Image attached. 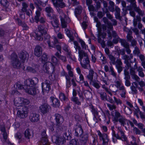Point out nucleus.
<instances>
[{
	"mask_svg": "<svg viewBox=\"0 0 145 145\" xmlns=\"http://www.w3.org/2000/svg\"><path fill=\"white\" fill-rule=\"evenodd\" d=\"M38 30L36 33V37L38 40L41 41L44 40V41L47 42L50 47H53L50 44L49 40L50 36L47 33L48 28L44 27L42 25H40L38 26Z\"/></svg>",
	"mask_w": 145,
	"mask_h": 145,
	"instance_id": "f257e3e1",
	"label": "nucleus"
},
{
	"mask_svg": "<svg viewBox=\"0 0 145 145\" xmlns=\"http://www.w3.org/2000/svg\"><path fill=\"white\" fill-rule=\"evenodd\" d=\"M12 66L14 68L19 69L21 66L20 61L18 58L17 54L13 53L9 57Z\"/></svg>",
	"mask_w": 145,
	"mask_h": 145,
	"instance_id": "f03ea898",
	"label": "nucleus"
},
{
	"mask_svg": "<svg viewBox=\"0 0 145 145\" xmlns=\"http://www.w3.org/2000/svg\"><path fill=\"white\" fill-rule=\"evenodd\" d=\"M54 117L56 123V127L57 130L59 131L65 129H66V126L61 125L64 121L63 116L57 113L55 114Z\"/></svg>",
	"mask_w": 145,
	"mask_h": 145,
	"instance_id": "7ed1b4c3",
	"label": "nucleus"
},
{
	"mask_svg": "<svg viewBox=\"0 0 145 145\" xmlns=\"http://www.w3.org/2000/svg\"><path fill=\"white\" fill-rule=\"evenodd\" d=\"M126 120L125 117L121 115L118 111L116 110H115L113 120L115 122L119 121L121 125L124 126L126 124Z\"/></svg>",
	"mask_w": 145,
	"mask_h": 145,
	"instance_id": "20e7f679",
	"label": "nucleus"
},
{
	"mask_svg": "<svg viewBox=\"0 0 145 145\" xmlns=\"http://www.w3.org/2000/svg\"><path fill=\"white\" fill-rule=\"evenodd\" d=\"M38 79L36 77L26 80L24 82V89L34 87L38 83Z\"/></svg>",
	"mask_w": 145,
	"mask_h": 145,
	"instance_id": "39448f33",
	"label": "nucleus"
},
{
	"mask_svg": "<svg viewBox=\"0 0 145 145\" xmlns=\"http://www.w3.org/2000/svg\"><path fill=\"white\" fill-rule=\"evenodd\" d=\"M55 67L52 63L50 62H47L45 63L43 67L44 71L48 74L52 73L54 71Z\"/></svg>",
	"mask_w": 145,
	"mask_h": 145,
	"instance_id": "423d86ee",
	"label": "nucleus"
},
{
	"mask_svg": "<svg viewBox=\"0 0 145 145\" xmlns=\"http://www.w3.org/2000/svg\"><path fill=\"white\" fill-rule=\"evenodd\" d=\"M28 113L27 107L25 106H22V108L17 111V116L20 118L24 119L27 116Z\"/></svg>",
	"mask_w": 145,
	"mask_h": 145,
	"instance_id": "0eeeda50",
	"label": "nucleus"
},
{
	"mask_svg": "<svg viewBox=\"0 0 145 145\" xmlns=\"http://www.w3.org/2000/svg\"><path fill=\"white\" fill-rule=\"evenodd\" d=\"M97 132L98 135L99 137L100 140H102L103 141V144L107 145L109 141L108 135L105 133L102 134L99 131H98Z\"/></svg>",
	"mask_w": 145,
	"mask_h": 145,
	"instance_id": "6e6552de",
	"label": "nucleus"
},
{
	"mask_svg": "<svg viewBox=\"0 0 145 145\" xmlns=\"http://www.w3.org/2000/svg\"><path fill=\"white\" fill-rule=\"evenodd\" d=\"M52 140L53 142L57 144H62L65 140L63 137L54 135L52 137Z\"/></svg>",
	"mask_w": 145,
	"mask_h": 145,
	"instance_id": "1a4fd4ad",
	"label": "nucleus"
},
{
	"mask_svg": "<svg viewBox=\"0 0 145 145\" xmlns=\"http://www.w3.org/2000/svg\"><path fill=\"white\" fill-rule=\"evenodd\" d=\"M50 110V106L48 105L46 103L42 104L39 107L40 111L43 114L48 112Z\"/></svg>",
	"mask_w": 145,
	"mask_h": 145,
	"instance_id": "9d476101",
	"label": "nucleus"
},
{
	"mask_svg": "<svg viewBox=\"0 0 145 145\" xmlns=\"http://www.w3.org/2000/svg\"><path fill=\"white\" fill-rule=\"evenodd\" d=\"M42 87L43 92L48 93L51 89L49 81L45 80L44 82L42 83Z\"/></svg>",
	"mask_w": 145,
	"mask_h": 145,
	"instance_id": "9b49d317",
	"label": "nucleus"
},
{
	"mask_svg": "<svg viewBox=\"0 0 145 145\" xmlns=\"http://www.w3.org/2000/svg\"><path fill=\"white\" fill-rule=\"evenodd\" d=\"M83 133L82 126L80 125H77L75 129L74 136L76 137H81Z\"/></svg>",
	"mask_w": 145,
	"mask_h": 145,
	"instance_id": "f8f14e48",
	"label": "nucleus"
},
{
	"mask_svg": "<svg viewBox=\"0 0 145 145\" xmlns=\"http://www.w3.org/2000/svg\"><path fill=\"white\" fill-rule=\"evenodd\" d=\"M19 56L23 63L27 61L29 59V55L27 52L25 51L21 52L19 54Z\"/></svg>",
	"mask_w": 145,
	"mask_h": 145,
	"instance_id": "ddd939ff",
	"label": "nucleus"
},
{
	"mask_svg": "<svg viewBox=\"0 0 145 145\" xmlns=\"http://www.w3.org/2000/svg\"><path fill=\"white\" fill-rule=\"evenodd\" d=\"M80 63L82 67L84 69H87L88 65L90 67V60L88 56L84 57L82 61H80Z\"/></svg>",
	"mask_w": 145,
	"mask_h": 145,
	"instance_id": "4468645a",
	"label": "nucleus"
},
{
	"mask_svg": "<svg viewBox=\"0 0 145 145\" xmlns=\"http://www.w3.org/2000/svg\"><path fill=\"white\" fill-rule=\"evenodd\" d=\"M53 20L51 22L52 25L54 27L55 31L56 32L58 31L59 30V22L58 19L56 16L53 17Z\"/></svg>",
	"mask_w": 145,
	"mask_h": 145,
	"instance_id": "2eb2a0df",
	"label": "nucleus"
},
{
	"mask_svg": "<svg viewBox=\"0 0 145 145\" xmlns=\"http://www.w3.org/2000/svg\"><path fill=\"white\" fill-rule=\"evenodd\" d=\"M29 119L32 122H37L39 120V115L35 112L31 113L29 116Z\"/></svg>",
	"mask_w": 145,
	"mask_h": 145,
	"instance_id": "dca6fc26",
	"label": "nucleus"
},
{
	"mask_svg": "<svg viewBox=\"0 0 145 145\" xmlns=\"http://www.w3.org/2000/svg\"><path fill=\"white\" fill-rule=\"evenodd\" d=\"M61 131H64L63 133V137L65 140V139L69 140L71 139V130L67 129L66 127V129H65L62 130Z\"/></svg>",
	"mask_w": 145,
	"mask_h": 145,
	"instance_id": "f3484780",
	"label": "nucleus"
},
{
	"mask_svg": "<svg viewBox=\"0 0 145 145\" xmlns=\"http://www.w3.org/2000/svg\"><path fill=\"white\" fill-rule=\"evenodd\" d=\"M42 48L39 45H37L34 50V55L37 57H39L42 55Z\"/></svg>",
	"mask_w": 145,
	"mask_h": 145,
	"instance_id": "a211bd4d",
	"label": "nucleus"
},
{
	"mask_svg": "<svg viewBox=\"0 0 145 145\" xmlns=\"http://www.w3.org/2000/svg\"><path fill=\"white\" fill-rule=\"evenodd\" d=\"M135 70L134 69V68H131L130 69V73L133 79L135 80L137 82H138L140 81V78L136 74Z\"/></svg>",
	"mask_w": 145,
	"mask_h": 145,
	"instance_id": "6ab92c4d",
	"label": "nucleus"
},
{
	"mask_svg": "<svg viewBox=\"0 0 145 145\" xmlns=\"http://www.w3.org/2000/svg\"><path fill=\"white\" fill-rule=\"evenodd\" d=\"M64 15H61V21L62 27L65 28L67 27V24L71 22L70 19L69 18H67L66 21H65L63 19L64 18Z\"/></svg>",
	"mask_w": 145,
	"mask_h": 145,
	"instance_id": "aec40b11",
	"label": "nucleus"
},
{
	"mask_svg": "<svg viewBox=\"0 0 145 145\" xmlns=\"http://www.w3.org/2000/svg\"><path fill=\"white\" fill-rule=\"evenodd\" d=\"M99 73L101 75V80L106 85H108L109 84L108 83V82L107 80L106 76L105 73L102 71H100Z\"/></svg>",
	"mask_w": 145,
	"mask_h": 145,
	"instance_id": "412c9836",
	"label": "nucleus"
},
{
	"mask_svg": "<svg viewBox=\"0 0 145 145\" xmlns=\"http://www.w3.org/2000/svg\"><path fill=\"white\" fill-rule=\"evenodd\" d=\"M133 58L132 56V55H130L129 57L124 59V63L126 64L125 67L127 70H128L129 68H132L131 64L132 62L131 61L129 62V61H130Z\"/></svg>",
	"mask_w": 145,
	"mask_h": 145,
	"instance_id": "4be33fe9",
	"label": "nucleus"
},
{
	"mask_svg": "<svg viewBox=\"0 0 145 145\" xmlns=\"http://www.w3.org/2000/svg\"><path fill=\"white\" fill-rule=\"evenodd\" d=\"M25 92L29 94L34 95L36 94V90L34 87L24 89Z\"/></svg>",
	"mask_w": 145,
	"mask_h": 145,
	"instance_id": "5701e85b",
	"label": "nucleus"
},
{
	"mask_svg": "<svg viewBox=\"0 0 145 145\" xmlns=\"http://www.w3.org/2000/svg\"><path fill=\"white\" fill-rule=\"evenodd\" d=\"M24 137L28 142L30 141V139L33 137L31 131L29 129H26L24 133Z\"/></svg>",
	"mask_w": 145,
	"mask_h": 145,
	"instance_id": "b1692460",
	"label": "nucleus"
},
{
	"mask_svg": "<svg viewBox=\"0 0 145 145\" xmlns=\"http://www.w3.org/2000/svg\"><path fill=\"white\" fill-rule=\"evenodd\" d=\"M42 9L40 7H38V9H37L35 12V15L34 17V20L35 22L38 23V19L40 18L41 16V12L42 11Z\"/></svg>",
	"mask_w": 145,
	"mask_h": 145,
	"instance_id": "393cba45",
	"label": "nucleus"
},
{
	"mask_svg": "<svg viewBox=\"0 0 145 145\" xmlns=\"http://www.w3.org/2000/svg\"><path fill=\"white\" fill-rule=\"evenodd\" d=\"M39 67L38 65H35L33 66L32 67L30 66L27 67V69L28 71L34 73L39 70Z\"/></svg>",
	"mask_w": 145,
	"mask_h": 145,
	"instance_id": "a878e982",
	"label": "nucleus"
},
{
	"mask_svg": "<svg viewBox=\"0 0 145 145\" xmlns=\"http://www.w3.org/2000/svg\"><path fill=\"white\" fill-rule=\"evenodd\" d=\"M50 98L52 102V106L55 107H58L60 105V102L58 99L56 98L51 97Z\"/></svg>",
	"mask_w": 145,
	"mask_h": 145,
	"instance_id": "bb28decb",
	"label": "nucleus"
},
{
	"mask_svg": "<svg viewBox=\"0 0 145 145\" xmlns=\"http://www.w3.org/2000/svg\"><path fill=\"white\" fill-rule=\"evenodd\" d=\"M138 83L135 82H133L132 84V85L131 86V89L133 94H136L137 93L138 91L137 88H138Z\"/></svg>",
	"mask_w": 145,
	"mask_h": 145,
	"instance_id": "cd10ccee",
	"label": "nucleus"
},
{
	"mask_svg": "<svg viewBox=\"0 0 145 145\" xmlns=\"http://www.w3.org/2000/svg\"><path fill=\"white\" fill-rule=\"evenodd\" d=\"M94 74L95 75L97 76V73L95 72L93 69H90L89 71V74L87 76V78L90 80V82L93 81V77Z\"/></svg>",
	"mask_w": 145,
	"mask_h": 145,
	"instance_id": "c85d7f7f",
	"label": "nucleus"
},
{
	"mask_svg": "<svg viewBox=\"0 0 145 145\" xmlns=\"http://www.w3.org/2000/svg\"><path fill=\"white\" fill-rule=\"evenodd\" d=\"M14 103L15 105L18 107L21 106L22 107V98H16L14 99Z\"/></svg>",
	"mask_w": 145,
	"mask_h": 145,
	"instance_id": "c756f323",
	"label": "nucleus"
},
{
	"mask_svg": "<svg viewBox=\"0 0 145 145\" xmlns=\"http://www.w3.org/2000/svg\"><path fill=\"white\" fill-rule=\"evenodd\" d=\"M88 140V135L86 134L82 136L80 139L81 142L83 144H86Z\"/></svg>",
	"mask_w": 145,
	"mask_h": 145,
	"instance_id": "7c9ffc66",
	"label": "nucleus"
},
{
	"mask_svg": "<svg viewBox=\"0 0 145 145\" xmlns=\"http://www.w3.org/2000/svg\"><path fill=\"white\" fill-rule=\"evenodd\" d=\"M78 56L79 58V61H81L83 57H86L88 56L87 54L83 50H81V51L78 52Z\"/></svg>",
	"mask_w": 145,
	"mask_h": 145,
	"instance_id": "2f4dec72",
	"label": "nucleus"
},
{
	"mask_svg": "<svg viewBox=\"0 0 145 145\" xmlns=\"http://www.w3.org/2000/svg\"><path fill=\"white\" fill-rule=\"evenodd\" d=\"M135 11L137 12L139 16H143L145 15L144 11L142 10L139 7H137L136 6L134 8Z\"/></svg>",
	"mask_w": 145,
	"mask_h": 145,
	"instance_id": "473e14b6",
	"label": "nucleus"
},
{
	"mask_svg": "<svg viewBox=\"0 0 145 145\" xmlns=\"http://www.w3.org/2000/svg\"><path fill=\"white\" fill-rule=\"evenodd\" d=\"M55 55L56 57L59 59L63 62L65 63L66 62L67 60L66 57L60 55V54H59L58 52H56L55 54Z\"/></svg>",
	"mask_w": 145,
	"mask_h": 145,
	"instance_id": "72a5a7b5",
	"label": "nucleus"
},
{
	"mask_svg": "<svg viewBox=\"0 0 145 145\" xmlns=\"http://www.w3.org/2000/svg\"><path fill=\"white\" fill-rule=\"evenodd\" d=\"M66 4L63 1V0H61L58 3H54V6L56 8L60 7L63 8L66 7Z\"/></svg>",
	"mask_w": 145,
	"mask_h": 145,
	"instance_id": "f704fd0d",
	"label": "nucleus"
},
{
	"mask_svg": "<svg viewBox=\"0 0 145 145\" xmlns=\"http://www.w3.org/2000/svg\"><path fill=\"white\" fill-rule=\"evenodd\" d=\"M115 86L119 90L123 87L122 81L120 80H116L114 82Z\"/></svg>",
	"mask_w": 145,
	"mask_h": 145,
	"instance_id": "c9c22d12",
	"label": "nucleus"
},
{
	"mask_svg": "<svg viewBox=\"0 0 145 145\" xmlns=\"http://www.w3.org/2000/svg\"><path fill=\"white\" fill-rule=\"evenodd\" d=\"M119 132L120 133L121 140L123 141L127 142V138L125 135L124 133L121 129H119Z\"/></svg>",
	"mask_w": 145,
	"mask_h": 145,
	"instance_id": "e433bc0d",
	"label": "nucleus"
},
{
	"mask_svg": "<svg viewBox=\"0 0 145 145\" xmlns=\"http://www.w3.org/2000/svg\"><path fill=\"white\" fill-rule=\"evenodd\" d=\"M141 21V18L140 16H137L136 17H134L133 21V25L135 27H136L137 24V22H139Z\"/></svg>",
	"mask_w": 145,
	"mask_h": 145,
	"instance_id": "4c0bfd02",
	"label": "nucleus"
},
{
	"mask_svg": "<svg viewBox=\"0 0 145 145\" xmlns=\"http://www.w3.org/2000/svg\"><path fill=\"white\" fill-rule=\"evenodd\" d=\"M119 90L120 91V95L121 97L125 98L126 97V90L124 86L119 89Z\"/></svg>",
	"mask_w": 145,
	"mask_h": 145,
	"instance_id": "58836bf2",
	"label": "nucleus"
},
{
	"mask_svg": "<svg viewBox=\"0 0 145 145\" xmlns=\"http://www.w3.org/2000/svg\"><path fill=\"white\" fill-rule=\"evenodd\" d=\"M119 38V42L121 44L122 46L124 48L129 45V43L124 39H122Z\"/></svg>",
	"mask_w": 145,
	"mask_h": 145,
	"instance_id": "ea45409f",
	"label": "nucleus"
},
{
	"mask_svg": "<svg viewBox=\"0 0 145 145\" xmlns=\"http://www.w3.org/2000/svg\"><path fill=\"white\" fill-rule=\"evenodd\" d=\"M91 111L92 113L93 114L95 118L96 119L97 118H99L98 115V112L97 110L94 108V107L92 106L91 107Z\"/></svg>",
	"mask_w": 145,
	"mask_h": 145,
	"instance_id": "a19ab883",
	"label": "nucleus"
},
{
	"mask_svg": "<svg viewBox=\"0 0 145 145\" xmlns=\"http://www.w3.org/2000/svg\"><path fill=\"white\" fill-rule=\"evenodd\" d=\"M82 9V7L81 6L79 5L75 9L74 11L75 14L76 16L81 13Z\"/></svg>",
	"mask_w": 145,
	"mask_h": 145,
	"instance_id": "79ce46f5",
	"label": "nucleus"
},
{
	"mask_svg": "<svg viewBox=\"0 0 145 145\" xmlns=\"http://www.w3.org/2000/svg\"><path fill=\"white\" fill-rule=\"evenodd\" d=\"M64 75L65 77L66 80L67 86L68 87H69L71 85V78L66 73H64Z\"/></svg>",
	"mask_w": 145,
	"mask_h": 145,
	"instance_id": "37998d69",
	"label": "nucleus"
},
{
	"mask_svg": "<svg viewBox=\"0 0 145 145\" xmlns=\"http://www.w3.org/2000/svg\"><path fill=\"white\" fill-rule=\"evenodd\" d=\"M99 93L100 95V97L102 100L104 101H107V95L106 93L105 92H101Z\"/></svg>",
	"mask_w": 145,
	"mask_h": 145,
	"instance_id": "c03bdc74",
	"label": "nucleus"
},
{
	"mask_svg": "<svg viewBox=\"0 0 145 145\" xmlns=\"http://www.w3.org/2000/svg\"><path fill=\"white\" fill-rule=\"evenodd\" d=\"M109 72L110 73V74L114 78H116L117 74L114 71V68L112 66H111L109 67Z\"/></svg>",
	"mask_w": 145,
	"mask_h": 145,
	"instance_id": "a18cd8bd",
	"label": "nucleus"
},
{
	"mask_svg": "<svg viewBox=\"0 0 145 145\" xmlns=\"http://www.w3.org/2000/svg\"><path fill=\"white\" fill-rule=\"evenodd\" d=\"M124 107V111L127 115H130L132 113V110L129 107H127L125 105H123Z\"/></svg>",
	"mask_w": 145,
	"mask_h": 145,
	"instance_id": "49530a36",
	"label": "nucleus"
},
{
	"mask_svg": "<svg viewBox=\"0 0 145 145\" xmlns=\"http://www.w3.org/2000/svg\"><path fill=\"white\" fill-rule=\"evenodd\" d=\"M39 143L41 145H50L47 138H42Z\"/></svg>",
	"mask_w": 145,
	"mask_h": 145,
	"instance_id": "de8ad7c7",
	"label": "nucleus"
},
{
	"mask_svg": "<svg viewBox=\"0 0 145 145\" xmlns=\"http://www.w3.org/2000/svg\"><path fill=\"white\" fill-rule=\"evenodd\" d=\"M59 98L61 101H67L68 100V97L66 96L65 94L61 92L59 94Z\"/></svg>",
	"mask_w": 145,
	"mask_h": 145,
	"instance_id": "09e8293b",
	"label": "nucleus"
},
{
	"mask_svg": "<svg viewBox=\"0 0 145 145\" xmlns=\"http://www.w3.org/2000/svg\"><path fill=\"white\" fill-rule=\"evenodd\" d=\"M108 57L110 60V65H114V64H115V62L116 60V57L112 54L109 55Z\"/></svg>",
	"mask_w": 145,
	"mask_h": 145,
	"instance_id": "8fccbe9b",
	"label": "nucleus"
},
{
	"mask_svg": "<svg viewBox=\"0 0 145 145\" xmlns=\"http://www.w3.org/2000/svg\"><path fill=\"white\" fill-rule=\"evenodd\" d=\"M120 54L121 55L123 56L122 58L123 60L127 58H129L130 56H129V55L125 54V51L124 49L120 51Z\"/></svg>",
	"mask_w": 145,
	"mask_h": 145,
	"instance_id": "3c124183",
	"label": "nucleus"
},
{
	"mask_svg": "<svg viewBox=\"0 0 145 145\" xmlns=\"http://www.w3.org/2000/svg\"><path fill=\"white\" fill-rule=\"evenodd\" d=\"M1 4L4 7H7L9 5V3L7 0H1Z\"/></svg>",
	"mask_w": 145,
	"mask_h": 145,
	"instance_id": "603ef678",
	"label": "nucleus"
},
{
	"mask_svg": "<svg viewBox=\"0 0 145 145\" xmlns=\"http://www.w3.org/2000/svg\"><path fill=\"white\" fill-rule=\"evenodd\" d=\"M126 1L128 3H131L132 7L133 8L137 6L135 0H126Z\"/></svg>",
	"mask_w": 145,
	"mask_h": 145,
	"instance_id": "864d4df0",
	"label": "nucleus"
},
{
	"mask_svg": "<svg viewBox=\"0 0 145 145\" xmlns=\"http://www.w3.org/2000/svg\"><path fill=\"white\" fill-rule=\"evenodd\" d=\"M139 85L140 86V87H138V89L141 91H143V89L142 87L144 86V82L142 81H139L138 82Z\"/></svg>",
	"mask_w": 145,
	"mask_h": 145,
	"instance_id": "5fc2aeb1",
	"label": "nucleus"
},
{
	"mask_svg": "<svg viewBox=\"0 0 145 145\" xmlns=\"http://www.w3.org/2000/svg\"><path fill=\"white\" fill-rule=\"evenodd\" d=\"M60 44H61V46L63 50L65 51H66L69 49L68 46L65 43L61 42L60 43Z\"/></svg>",
	"mask_w": 145,
	"mask_h": 145,
	"instance_id": "6e6d98bb",
	"label": "nucleus"
},
{
	"mask_svg": "<svg viewBox=\"0 0 145 145\" xmlns=\"http://www.w3.org/2000/svg\"><path fill=\"white\" fill-rule=\"evenodd\" d=\"M114 65H115V66L122 65L123 63L121 59L120 58L117 59L115 62V64H114Z\"/></svg>",
	"mask_w": 145,
	"mask_h": 145,
	"instance_id": "4d7b16f0",
	"label": "nucleus"
},
{
	"mask_svg": "<svg viewBox=\"0 0 145 145\" xmlns=\"http://www.w3.org/2000/svg\"><path fill=\"white\" fill-rule=\"evenodd\" d=\"M22 7L21 10L24 12L26 11V10H27V8L28 7L27 4L25 2H24L22 3Z\"/></svg>",
	"mask_w": 145,
	"mask_h": 145,
	"instance_id": "13d9d810",
	"label": "nucleus"
},
{
	"mask_svg": "<svg viewBox=\"0 0 145 145\" xmlns=\"http://www.w3.org/2000/svg\"><path fill=\"white\" fill-rule=\"evenodd\" d=\"M125 49H124L125 51L127 52V54H128L129 55V56H130V55H132V56H133V54H131V50L130 48L129 45L128 46H126V47H125Z\"/></svg>",
	"mask_w": 145,
	"mask_h": 145,
	"instance_id": "bf43d9fd",
	"label": "nucleus"
},
{
	"mask_svg": "<svg viewBox=\"0 0 145 145\" xmlns=\"http://www.w3.org/2000/svg\"><path fill=\"white\" fill-rule=\"evenodd\" d=\"M102 88L105 90V91L109 94L111 96L112 95V94L111 91L109 90L108 88L106 87L105 85L104 84L102 85Z\"/></svg>",
	"mask_w": 145,
	"mask_h": 145,
	"instance_id": "052dcab7",
	"label": "nucleus"
},
{
	"mask_svg": "<svg viewBox=\"0 0 145 145\" xmlns=\"http://www.w3.org/2000/svg\"><path fill=\"white\" fill-rule=\"evenodd\" d=\"M113 98L114 102L117 105H121L122 104V102L120 99L117 98L115 97H114Z\"/></svg>",
	"mask_w": 145,
	"mask_h": 145,
	"instance_id": "680f3d73",
	"label": "nucleus"
},
{
	"mask_svg": "<svg viewBox=\"0 0 145 145\" xmlns=\"http://www.w3.org/2000/svg\"><path fill=\"white\" fill-rule=\"evenodd\" d=\"M76 139H72L70 141L69 145H79Z\"/></svg>",
	"mask_w": 145,
	"mask_h": 145,
	"instance_id": "e2e57ef3",
	"label": "nucleus"
},
{
	"mask_svg": "<svg viewBox=\"0 0 145 145\" xmlns=\"http://www.w3.org/2000/svg\"><path fill=\"white\" fill-rule=\"evenodd\" d=\"M107 106L110 110H115L116 108V106L114 104L108 103L107 104Z\"/></svg>",
	"mask_w": 145,
	"mask_h": 145,
	"instance_id": "0e129e2a",
	"label": "nucleus"
},
{
	"mask_svg": "<svg viewBox=\"0 0 145 145\" xmlns=\"http://www.w3.org/2000/svg\"><path fill=\"white\" fill-rule=\"evenodd\" d=\"M133 52L134 54L138 56L140 54V51L139 48L137 46H136L135 48V49L133 51Z\"/></svg>",
	"mask_w": 145,
	"mask_h": 145,
	"instance_id": "69168bd1",
	"label": "nucleus"
},
{
	"mask_svg": "<svg viewBox=\"0 0 145 145\" xmlns=\"http://www.w3.org/2000/svg\"><path fill=\"white\" fill-rule=\"evenodd\" d=\"M72 101L75 102V104L78 105H80L81 102H80L77 97H72L71 98Z\"/></svg>",
	"mask_w": 145,
	"mask_h": 145,
	"instance_id": "338daca9",
	"label": "nucleus"
},
{
	"mask_svg": "<svg viewBox=\"0 0 145 145\" xmlns=\"http://www.w3.org/2000/svg\"><path fill=\"white\" fill-rule=\"evenodd\" d=\"M93 82V85L97 89H99L100 87V84L98 83V82H99L98 81L97 82L96 81H92Z\"/></svg>",
	"mask_w": 145,
	"mask_h": 145,
	"instance_id": "774afa93",
	"label": "nucleus"
}]
</instances>
